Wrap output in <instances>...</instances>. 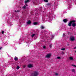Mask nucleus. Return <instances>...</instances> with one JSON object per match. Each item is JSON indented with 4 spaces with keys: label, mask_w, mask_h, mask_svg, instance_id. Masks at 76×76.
Listing matches in <instances>:
<instances>
[{
    "label": "nucleus",
    "mask_w": 76,
    "mask_h": 76,
    "mask_svg": "<svg viewBox=\"0 0 76 76\" xmlns=\"http://www.w3.org/2000/svg\"><path fill=\"white\" fill-rule=\"evenodd\" d=\"M75 22H76V20H70L68 23V26H72L73 27H75L76 24V23Z\"/></svg>",
    "instance_id": "1"
},
{
    "label": "nucleus",
    "mask_w": 76,
    "mask_h": 76,
    "mask_svg": "<svg viewBox=\"0 0 76 76\" xmlns=\"http://www.w3.org/2000/svg\"><path fill=\"white\" fill-rule=\"evenodd\" d=\"M38 75V72L35 71L31 74V76H37Z\"/></svg>",
    "instance_id": "2"
},
{
    "label": "nucleus",
    "mask_w": 76,
    "mask_h": 76,
    "mask_svg": "<svg viewBox=\"0 0 76 76\" xmlns=\"http://www.w3.org/2000/svg\"><path fill=\"white\" fill-rule=\"evenodd\" d=\"M70 40L71 41H73L75 40V38L73 37H70Z\"/></svg>",
    "instance_id": "3"
},
{
    "label": "nucleus",
    "mask_w": 76,
    "mask_h": 76,
    "mask_svg": "<svg viewBox=\"0 0 76 76\" xmlns=\"http://www.w3.org/2000/svg\"><path fill=\"white\" fill-rule=\"evenodd\" d=\"M51 57V54H48L46 56L45 58H50Z\"/></svg>",
    "instance_id": "4"
},
{
    "label": "nucleus",
    "mask_w": 76,
    "mask_h": 76,
    "mask_svg": "<svg viewBox=\"0 0 76 76\" xmlns=\"http://www.w3.org/2000/svg\"><path fill=\"white\" fill-rule=\"evenodd\" d=\"M63 21L64 23H67L68 21V20L66 19H64L63 20Z\"/></svg>",
    "instance_id": "5"
},
{
    "label": "nucleus",
    "mask_w": 76,
    "mask_h": 76,
    "mask_svg": "<svg viewBox=\"0 0 76 76\" xmlns=\"http://www.w3.org/2000/svg\"><path fill=\"white\" fill-rule=\"evenodd\" d=\"M32 67V65L31 64H29L28 65V68H31Z\"/></svg>",
    "instance_id": "6"
},
{
    "label": "nucleus",
    "mask_w": 76,
    "mask_h": 76,
    "mask_svg": "<svg viewBox=\"0 0 76 76\" xmlns=\"http://www.w3.org/2000/svg\"><path fill=\"white\" fill-rule=\"evenodd\" d=\"M31 21L30 20H29L27 22V24L28 25H29V24H31Z\"/></svg>",
    "instance_id": "7"
},
{
    "label": "nucleus",
    "mask_w": 76,
    "mask_h": 76,
    "mask_svg": "<svg viewBox=\"0 0 76 76\" xmlns=\"http://www.w3.org/2000/svg\"><path fill=\"white\" fill-rule=\"evenodd\" d=\"M33 24L34 25H38V22H34L33 23Z\"/></svg>",
    "instance_id": "8"
},
{
    "label": "nucleus",
    "mask_w": 76,
    "mask_h": 76,
    "mask_svg": "<svg viewBox=\"0 0 76 76\" xmlns=\"http://www.w3.org/2000/svg\"><path fill=\"white\" fill-rule=\"evenodd\" d=\"M14 60L15 61H17L18 60V57H16L14 58Z\"/></svg>",
    "instance_id": "9"
},
{
    "label": "nucleus",
    "mask_w": 76,
    "mask_h": 76,
    "mask_svg": "<svg viewBox=\"0 0 76 76\" xmlns=\"http://www.w3.org/2000/svg\"><path fill=\"white\" fill-rule=\"evenodd\" d=\"M30 1V0H27L26 1L25 3L26 4L27 3H28V2H29Z\"/></svg>",
    "instance_id": "10"
},
{
    "label": "nucleus",
    "mask_w": 76,
    "mask_h": 76,
    "mask_svg": "<svg viewBox=\"0 0 76 76\" xmlns=\"http://www.w3.org/2000/svg\"><path fill=\"white\" fill-rule=\"evenodd\" d=\"M69 60H73V58L72 57H69Z\"/></svg>",
    "instance_id": "11"
},
{
    "label": "nucleus",
    "mask_w": 76,
    "mask_h": 76,
    "mask_svg": "<svg viewBox=\"0 0 76 76\" xmlns=\"http://www.w3.org/2000/svg\"><path fill=\"white\" fill-rule=\"evenodd\" d=\"M26 6L24 5L23 7L22 8L24 9H26Z\"/></svg>",
    "instance_id": "12"
},
{
    "label": "nucleus",
    "mask_w": 76,
    "mask_h": 76,
    "mask_svg": "<svg viewBox=\"0 0 76 76\" xmlns=\"http://www.w3.org/2000/svg\"><path fill=\"white\" fill-rule=\"evenodd\" d=\"M51 5V3H48L47 4V6H50Z\"/></svg>",
    "instance_id": "13"
},
{
    "label": "nucleus",
    "mask_w": 76,
    "mask_h": 76,
    "mask_svg": "<svg viewBox=\"0 0 76 76\" xmlns=\"http://www.w3.org/2000/svg\"><path fill=\"white\" fill-rule=\"evenodd\" d=\"M44 1L46 2V3H48V0H44Z\"/></svg>",
    "instance_id": "14"
},
{
    "label": "nucleus",
    "mask_w": 76,
    "mask_h": 76,
    "mask_svg": "<svg viewBox=\"0 0 76 76\" xmlns=\"http://www.w3.org/2000/svg\"><path fill=\"white\" fill-rule=\"evenodd\" d=\"M72 72H75V70L74 69H72Z\"/></svg>",
    "instance_id": "15"
},
{
    "label": "nucleus",
    "mask_w": 76,
    "mask_h": 76,
    "mask_svg": "<svg viewBox=\"0 0 76 76\" xmlns=\"http://www.w3.org/2000/svg\"><path fill=\"white\" fill-rule=\"evenodd\" d=\"M40 28H41V29H44V27L43 26H41L40 27Z\"/></svg>",
    "instance_id": "16"
},
{
    "label": "nucleus",
    "mask_w": 76,
    "mask_h": 76,
    "mask_svg": "<svg viewBox=\"0 0 76 76\" xmlns=\"http://www.w3.org/2000/svg\"><path fill=\"white\" fill-rule=\"evenodd\" d=\"M19 68H20V67H19V66H17V70H18V69H19Z\"/></svg>",
    "instance_id": "17"
},
{
    "label": "nucleus",
    "mask_w": 76,
    "mask_h": 76,
    "mask_svg": "<svg viewBox=\"0 0 76 76\" xmlns=\"http://www.w3.org/2000/svg\"><path fill=\"white\" fill-rule=\"evenodd\" d=\"M35 34H32L31 35V37H34V36H35Z\"/></svg>",
    "instance_id": "18"
},
{
    "label": "nucleus",
    "mask_w": 76,
    "mask_h": 76,
    "mask_svg": "<svg viewBox=\"0 0 76 76\" xmlns=\"http://www.w3.org/2000/svg\"><path fill=\"white\" fill-rule=\"evenodd\" d=\"M71 66H73V67H76V66L75 65L72 64L71 65Z\"/></svg>",
    "instance_id": "19"
},
{
    "label": "nucleus",
    "mask_w": 76,
    "mask_h": 76,
    "mask_svg": "<svg viewBox=\"0 0 76 76\" xmlns=\"http://www.w3.org/2000/svg\"><path fill=\"white\" fill-rule=\"evenodd\" d=\"M61 58L60 57L58 56L57 57V58H58V59H60Z\"/></svg>",
    "instance_id": "20"
},
{
    "label": "nucleus",
    "mask_w": 76,
    "mask_h": 76,
    "mask_svg": "<svg viewBox=\"0 0 76 76\" xmlns=\"http://www.w3.org/2000/svg\"><path fill=\"white\" fill-rule=\"evenodd\" d=\"M61 50H63V51H64L65 50V49L64 48L61 49Z\"/></svg>",
    "instance_id": "21"
},
{
    "label": "nucleus",
    "mask_w": 76,
    "mask_h": 76,
    "mask_svg": "<svg viewBox=\"0 0 76 76\" xmlns=\"http://www.w3.org/2000/svg\"><path fill=\"white\" fill-rule=\"evenodd\" d=\"M49 47H50V48H52V45H49Z\"/></svg>",
    "instance_id": "22"
},
{
    "label": "nucleus",
    "mask_w": 76,
    "mask_h": 76,
    "mask_svg": "<svg viewBox=\"0 0 76 76\" xmlns=\"http://www.w3.org/2000/svg\"><path fill=\"white\" fill-rule=\"evenodd\" d=\"M2 34H4V31H2Z\"/></svg>",
    "instance_id": "23"
},
{
    "label": "nucleus",
    "mask_w": 76,
    "mask_h": 76,
    "mask_svg": "<svg viewBox=\"0 0 76 76\" xmlns=\"http://www.w3.org/2000/svg\"><path fill=\"white\" fill-rule=\"evenodd\" d=\"M63 37H65V34L64 33L63 34Z\"/></svg>",
    "instance_id": "24"
},
{
    "label": "nucleus",
    "mask_w": 76,
    "mask_h": 76,
    "mask_svg": "<svg viewBox=\"0 0 76 76\" xmlns=\"http://www.w3.org/2000/svg\"><path fill=\"white\" fill-rule=\"evenodd\" d=\"M55 75H56V76H57V75H58V73H56L55 74Z\"/></svg>",
    "instance_id": "25"
},
{
    "label": "nucleus",
    "mask_w": 76,
    "mask_h": 76,
    "mask_svg": "<svg viewBox=\"0 0 76 76\" xmlns=\"http://www.w3.org/2000/svg\"><path fill=\"white\" fill-rule=\"evenodd\" d=\"M43 48H45V46H43Z\"/></svg>",
    "instance_id": "26"
},
{
    "label": "nucleus",
    "mask_w": 76,
    "mask_h": 76,
    "mask_svg": "<svg viewBox=\"0 0 76 76\" xmlns=\"http://www.w3.org/2000/svg\"><path fill=\"white\" fill-rule=\"evenodd\" d=\"M2 48V47L0 48V50H1V49Z\"/></svg>",
    "instance_id": "27"
},
{
    "label": "nucleus",
    "mask_w": 76,
    "mask_h": 76,
    "mask_svg": "<svg viewBox=\"0 0 76 76\" xmlns=\"http://www.w3.org/2000/svg\"><path fill=\"white\" fill-rule=\"evenodd\" d=\"M75 48L76 49V47H75L74 48V49H75Z\"/></svg>",
    "instance_id": "28"
},
{
    "label": "nucleus",
    "mask_w": 76,
    "mask_h": 76,
    "mask_svg": "<svg viewBox=\"0 0 76 76\" xmlns=\"http://www.w3.org/2000/svg\"><path fill=\"white\" fill-rule=\"evenodd\" d=\"M25 5H26L27 6H28V4H25Z\"/></svg>",
    "instance_id": "29"
},
{
    "label": "nucleus",
    "mask_w": 76,
    "mask_h": 76,
    "mask_svg": "<svg viewBox=\"0 0 76 76\" xmlns=\"http://www.w3.org/2000/svg\"><path fill=\"white\" fill-rule=\"evenodd\" d=\"M15 12H17V11H16V10L15 11Z\"/></svg>",
    "instance_id": "30"
},
{
    "label": "nucleus",
    "mask_w": 76,
    "mask_h": 76,
    "mask_svg": "<svg viewBox=\"0 0 76 76\" xmlns=\"http://www.w3.org/2000/svg\"><path fill=\"white\" fill-rule=\"evenodd\" d=\"M18 12H19V11H18V10H17V11Z\"/></svg>",
    "instance_id": "31"
},
{
    "label": "nucleus",
    "mask_w": 76,
    "mask_h": 76,
    "mask_svg": "<svg viewBox=\"0 0 76 76\" xmlns=\"http://www.w3.org/2000/svg\"><path fill=\"white\" fill-rule=\"evenodd\" d=\"M23 67H24V68L25 67V66H23Z\"/></svg>",
    "instance_id": "32"
},
{
    "label": "nucleus",
    "mask_w": 76,
    "mask_h": 76,
    "mask_svg": "<svg viewBox=\"0 0 76 76\" xmlns=\"http://www.w3.org/2000/svg\"><path fill=\"white\" fill-rule=\"evenodd\" d=\"M75 52L76 53V50L75 51Z\"/></svg>",
    "instance_id": "33"
}]
</instances>
